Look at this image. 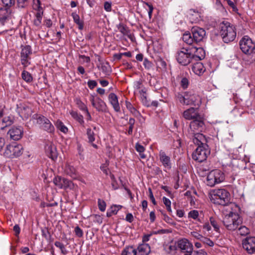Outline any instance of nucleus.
I'll use <instances>...</instances> for the list:
<instances>
[{
    "mask_svg": "<svg viewBox=\"0 0 255 255\" xmlns=\"http://www.w3.org/2000/svg\"><path fill=\"white\" fill-rule=\"evenodd\" d=\"M230 193L224 189H218L213 191L211 200L215 204L223 206L227 205L230 202Z\"/></svg>",
    "mask_w": 255,
    "mask_h": 255,
    "instance_id": "obj_5",
    "label": "nucleus"
},
{
    "mask_svg": "<svg viewBox=\"0 0 255 255\" xmlns=\"http://www.w3.org/2000/svg\"><path fill=\"white\" fill-rule=\"evenodd\" d=\"M191 236L194 238L195 239H196L197 240H199L200 241H201V240L202 239L203 236L202 235H201L200 234H199V233L197 232H191Z\"/></svg>",
    "mask_w": 255,
    "mask_h": 255,
    "instance_id": "obj_55",
    "label": "nucleus"
},
{
    "mask_svg": "<svg viewBox=\"0 0 255 255\" xmlns=\"http://www.w3.org/2000/svg\"><path fill=\"white\" fill-rule=\"evenodd\" d=\"M64 171L66 174L74 179H75L77 177L76 169L73 166H71L69 164H66L65 167Z\"/></svg>",
    "mask_w": 255,
    "mask_h": 255,
    "instance_id": "obj_32",
    "label": "nucleus"
},
{
    "mask_svg": "<svg viewBox=\"0 0 255 255\" xmlns=\"http://www.w3.org/2000/svg\"><path fill=\"white\" fill-rule=\"evenodd\" d=\"M184 255H207L206 252L203 250H199L198 251H193V250L189 252Z\"/></svg>",
    "mask_w": 255,
    "mask_h": 255,
    "instance_id": "obj_49",
    "label": "nucleus"
},
{
    "mask_svg": "<svg viewBox=\"0 0 255 255\" xmlns=\"http://www.w3.org/2000/svg\"><path fill=\"white\" fill-rule=\"evenodd\" d=\"M135 148L138 152H143L145 150L144 147L138 143H136Z\"/></svg>",
    "mask_w": 255,
    "mask_h": 255,
    "instance_id": "obj_60",
    "label": "nucleus"
},
{
    "mask_svg": "<svg viewBox=\"0 0 255 255\" xmlns=\"http://www.w3.org/2000/svg\"><path fill=\"white\" fill-rule=\"evenodd\" d=\"M55 125L56 127L60 130L61 132L66 133L68 132V128L64 125V124L60 120H57Z\"/></svg>",
    "mask_w": 255,
    "mask_h": 255,
    "instance_id": "obj_40",
    "label": "nucleus"
},
{
    "mask_svg": "<svg viewBox=\"0 0 255 255\" xmlns=\"http://www.w3.org/2000/svg\"><path fill=\"white\" fill-rule=\"evenodd\" d=\"M70 115L75 120L78 122L81 125H84V121L83 120V117L81 115L79 114L77 112L73 111L70 112Z\"/></svg>",
    "mask_w": 255,
    "mask_h": 255,
    "instance_id": "obj_36",
    "label": "nucleus"
},
{
    "mask_svg": "<svg viewBox=\"0 0 255 255\" xmlns=\"http://www.w3.org/2000/svg\"><path fill=\"white\" fill-rule=\"evenodd\" d=\"M224 173L219 169H215L210 171L207 177V184L211 187L217 184L220 183L225 180Z\"/></svg>",
    "mask_w": 255,
    "mask_h": 255,
    "instance_id": "obj_6",
    "label": "nucleus"
},
{
    "mask_svg": "<svg viewBox=\"0 0 255 255\" xmlns=\"http://www.w3.org/2000/svg\"><path fill=\"white\" fill-rule=\"evenodd\" d=\"M191 134H193V142L194 144H197L198 146L207 144V140L203 134L199 132L191 133Z\"/></svg>",
    "mask_w": 255,
    "mask_h": 255,
    "instance_id": "obj_23",
    "label": "nucleus"
},
{
    "mask_svg": "<svg viewBox=\"0 0 255 255\" xmlns=\"http://www.w3.org/2000/svg\"><path fill=\"white\" fill-rule=\"evenodd\" d=\"M76 103L78 107L81 111L85 112V111L88 110L87 106L85 105V104L83 102L81 101V100L80 99H77L76 100Z\"/></svg>",
    "mask_w": 255,
    "mask_h": 255,
    "instance_id": "obj_44",
    "label": "nucleus"
},
{
    "mask_svg": "<svg viewBox=\"0 0 255 255\" xmlns=\"http://www.w3.org/2000/svg\"><path fill=\"white\" fill-rule=\"evenodd\" d=\"M89 88L91 89H94L97 85V83L95 80H89L87 82Z\"/></svg>",
    "mask_w": 255,
    "mask_h": 255,
    "instance_id": "obj_57",
    "label": "nucleus"
},
{
    "mask_svg": "<svg viewBox=\"0 0 255 255\" xmlns=\"http://www.w3.org/2000/svg\"><path fill=\"white\" fill-rule=\"evenodd\" d=\"M75 235L78 237H82L83 235V233L82 229L78 226L75 228Z\"/></svg>",
    "mask_w": 255,
    "mask_h": 255,
    "instance_id": "obj_56",
    "label": "nucleus"
},
{
    "mask_svg": "<svg viewBox=\"0 0 255 255\" xmlns=\"http://www.w3.org/2000/svg\"><path fill=\"white\" fill-rule=\"evenodd\" d=\"M53 183L59 189H74L75 188V185L71 181L59 176L54 178Z\"/></svg>",
    "mask_w": 255,
    "mask_h": 255,
    "instance_id": "obj_11",
    "label": "nucleus"
},
{
    "mask_svg": "<svg viewBox=\"0 0 255 255\" xmlns=\"http://www.w3.org/2000/svg\"><path fill=\"white\" fill-rule=\"evenodd\" d=\"M242 246L248 254H255V237H249L244 239L242 241Z\"/></svg>",
    "mask_w": 255,
    "mask_h": 255,
    "instance_id": "obj_13",
    "label": "nucleus"
},
{
    "mask_svg": "<svg viewBox=\"0 0 255 255\" xmlns=\"http://www.w3.org/2000/svg\"><path fill=\"white\" fill-rule=\"evenodd\" d=\"M23 147L21 145L15 143L7 145L3 152V155L8 158L17 157L21 155Z\"/></svg>",
    "mask_w": 255,
    "mask_h": 255,
    "instance_id": "obj_9",
    "label": "nucleus"
},
{
    "mask_svg": "<svg viewBox=\"0 0 255 255\" xmlns=\"http://www.w3.org/2000/svg\"><path fill=\"white\" fill-rule=\"evenodd\" d=\"M192 69L193 72L197 75H201L205 71L203 64L201 62H197L193 65Z\"/></svg>",
    "mask_w": 255,
    "mask_h": 255,
    "instance_id": "obj_30",
    "label": "nucleus"
},
{
    "mask_svg": "<svg viewBox=\"0 0 255 255\" xmlns=\"http://www.w3.org/2000/svg\"><path fill=\"white\" fill-rule=\"evenodd\" d=\"M150 251V247L148 244H143L139 245L136 249L137 255H148Z\"/></svg>",
    "mask_w": 255,
    "mask_h": 255,
    "instance_id": "obj_28",
    "label": "nucleus"
},
{
    "mask_svg": "<svg viewBox=\"0 0 255 255\" xmlns=\"http://www.w3.org/2000/svg\"><path fill=\"white\" fill-rule=\"evenodd\" d=\"M201 243L203 244L207 245L209 247H213L214 245V242L210 239L203 237L201 241Z\"/></svg>",
    "mask_w": 255,
    "mask_h": 255,
    "instance_id": "obj_47",
    "label": "nucleus"
},
{
    "mask_svg": "<svg viewBox=\"0 0 255 255\" xmlns=\"http://www.w3.org/2000/svg\"><path fill=\"white\" fill-rule=\"evenodd\" d=\"M21 77L27 83H31L33 81V77L31 74L24 70L22 72Z\"/></svg>",
    "mask_w": 255,
    "mask_h": 255,
    "instance_id": "obj_39",
    "label": "nucleus"
},
{
    "mask_svg": "<svg viewBox=\"0 0 255 255\" xmlns=\"http://www.w3.org/2000/svg\"><path fill=\"white\" fill-rule=\"evenodd\" d=\"M122 206L114 205L111 206L110 210L107 213L108 217H110L112 215L117 214L118 212L122 208Z\"/></svg>",
    "mask_w": 255,
    "mask_h": 255,
    "instance_id": "obj_37",
    "label": "nucleus"
},
{
    "mask_svg": "<svg viewBox=\"0 0 255 255\" xmlns=\"http://www.w3.org/2000/svg\"><path fill=\"white\" fill-rule=\"evenodd\" d=\"M201 13L195 9H191L189 11V18L191 23H196L199 21Z\"/></svg>",
    "mask_w": 255,
    "mask_h": 255,
    "instance_id": "obj_29",
    "label": "nucleus"
},
{
    "mask_svg": "<svg viewBox=\"0 0 255 255\" xmlns=\"http://www.w3.org/2000/svg\"><path fill=\"white\" fill-rule=\"evenodd\" d=\"M32 54V49L30 46H21L20 52V61L23 68H26L30 64V55Z\"/></svg>",
    "mask_w": 255,
    "mask_h": 255,
    "instance_id": "obj_10",
    "label": "nucleus"
},
{
    "mask_svg": "<svg viewBox=\"0 0 255 255\" xmlns=\"http://www.w3.org/2000/svg\"><path fill=\"white\" fill-rule=\"evenodd\" d=\"M126 220L129 223H131L133 221V216L132 214L128 213L126 217Z\"/></svg>",
    "mask_w": 255,
    "mask_h": 255,
    "instance_id": "obj_63",
    "label": "nucleus"
},
{
    "mask_svg": "<svg viewBox=\"0 0 255 255\" xmlns=\"http://www.w3.org/2000/svg\"><path fill=\"white\" fill-rule=\"evenodd\" d=\"M181 86L184 89H186L189 85V81L186 78H183L180 82Z\"/></svg>",
    "mask_w": 255,
    "mask_h": 255,
    "instance_id": "obj_54",
    "label": "nucleus"
},
{
    "mask_svg": "<svg viewBox=\"0 0 255 255\" xmlns=\"http://www.w3.org/2000/svg\"><path fill=\"white\" fill-rule=\"evenodd\" d=\"M94 222L101 224L103 222V218L99 215H95Z\"/></svg>",
    "mask_w": 255,
    "mask_h": 255,
    "instance_id": "obj_59",
    "label": "nucleus"
},
{
    "mask_svg": "<svg viewBox=\"0 0 255 255\" xmlns=\"http://www.w3.org/2000/svg\"><path fill=\"white\" fill-rule=\"evenodd\" d=\"M177 247L184 254L193 250L192 244L185 238L178 240L177 243Z\"/></svg>",
    "mask_w": 255,
    "mask_h": 255,
    "instance_id": "obj_15",
    "label": "nucleus"
},
{
    "mask_svg": "<svg viewBox=\"0 0 255 255\" xmlns=\"http://www.w3.org/2000/svg\"><path fill=\"white\" fill-rule=\"evenodd\" d=\"M104 9L107 11H111L112 10V4L111 2L106 1L104 3Z\"/></svg>",
    "mask_w": 255,
    "mask_h": 255,
    "instance_id": "obj_62",
    "label": "nucleus"
},
{
    "mask_svg": "<svg viewBox=\"0 0 255 255\" xmlns=\"http://www.w3.org/2000/svg\"><path fill=\"white\" fill-rule=\"evenodd\" d=\"M37 123L40 125L41 128L48 132H52L54 131V127L50 121L42 116H39L37 118Z\"/></svg>",
    "mask_w": 255,
    "mask_h": 255,
    "instance_id": "obj_14",
    "label": "nucleus"
},
{
    "mask_svg": "<svg viewBox=\"0 0 255 255\" xmlns=\"http://www.w3.org/2000/svg\"><path fill=\"white\" fill-rule=\"evenodd\" d=\"M98 204L99 209L101 211L104 212L105 211L106 208V204L104 200L99 199L98 201Z\"/></svg>",
    "mask_w": 255,
    "mask_h": 255,
    "instance_id": "obj_48",
    "label": "nucleus"
},
{
    "mask_svg": "<svg viewBox=\"0 0 255 255\" xmlns=\"http://www.w3.org/2000/svg\"><path fill=\"white\" fill-rule=\"evenodd\" d=\"M108 99L114 110L117 112H120L121 108L117 96L114 93H110L109 95Z\"/></svg>",
    "mask_w": 255,
    "mask_h": 255,
    "instance_id": "obj_26",
    "label": "nucleus"
},
{
    "mask_svg": "<svg viewBox=\"0 0 255 255\" xmlns=\"http://www.w3.org/2000/svg\"><path fill=\"white\" fill-rule=\"evenodd\" d=\"M191 32L193 39L196 43L202 41L206 36L205 30L197 26L193 27Z\"/></svg>",
    "mask_w": 255,
    "mask_h": 255,
    "instance_id": "obj_16",
    "label": "nucleus"
},
{
    "mask_svg": "<svg viewBox=\"0 0 255 255\" xmlns=\"http://www.w3.org/2000/svg\"><path fill=\"white\" fill-rule=\"evenodd\" d=\"M220 33L225 43L234 41L237 35L235 27L228 21H223L220 24Z\"/></svg>",
    "mask_w": 255,
    "mask_h": 255,
    "instance_id": "obj_3",
    "label": "nucleus"
},
{
    "mask_svg": "<svg viewBox=\"0 0 255 255\" xmlns=\"http://www.w3.org/2000/svg\"><path fill=\"white\" fill-rule=\"evenodd\" d=\"M143 65L145 68L150 69L152 67V63L147 59H145L143 61Z\"/></svg>",
    "mask_w": 255,
    "mask_h": 255,
    "instance_id": "obj_61",
    "label": "nucleus"
},
{
    "mask_svg": "<svg viewBox=\"0 0 255 255\" xmlns=\"http://www.w3.org/2000/svg\"><path fill=\"white\" fill-rule=\"evenodd\" d=\"M238 229V234L242 236H245L250 233V230L245 226L241 225Z\"/></svg>",
    "mask_w": 255,
    "mask_h": 255,
    "instance_id": "obj_41",
    "label": "nucleus"
},
{
    "mask_svg": "<svg viewBox=\"0 0 255 255\" xmlns=\"http://www.w3.org/2000/svg\"><path fill=\"white\" fill-rule=\"evenodd\" d=\"M203 230L204 232H209L211 230V227L209 222L205 223L203 225Z\"/></svg>",
    "mask_w": 255,
    "mask_h": 255,
    "instance_id": "obj_58",
    "label": "nucleus"
},
{
    "mask_svg": "<svg viewBox=\"0 0 255 255\" xmlns=\"http://www.w3.org/2000/svg\"><path fill=\"white\" fill-rule=\"evenodd\" d=\"M90 101L92 106L99 112H105L107 110V105L105 102L100 97L90 95Z\"/></svg>",
    "mask_w": 255,
    "mask_h": 255,
    "instance_id": "obj_12",
    "label": "nucleus"
},
{
    "mask_svg": "<svg viewBox=\"0 0 255 255\" xmlns=\"http://www.w3.org/2000/svg\"><path fill=\"white\" fill-rule=\"evenodd\" d=\"M2 2L4 5H2V6L10 7L14 4L15 0H2Z\"/></svg>",
    "mask_w": 255,
    "mask_h": 255,
    "instance_id": "obj_52",
    "label": "nucleus"
},
{
    "mask_svg": "<svg viewBox=\"0 0 255 255\" xmlns=\"http://www.w3.org/2000/svg\"><path fill=\"white\" fill-rule=\"evenodd\" d=\"M8 133L11 139L14 140L20 139L23 134V128L21 127H13L9 130Z\"/></svg>",
    "mask_w": 255,
    "mask_h": 255,
    "instance_id": "obj_21",
    "label": "nucleus"
},
{
    "mask_svg": "<svg viewBox=\"0 0 255 255\" xmlns=\"http://www.w3.org/2000/svg\"><path fill=\"white\" fill-rule=\"evenodd\" d=\"M163 202L166 206V208L167 211L170 214L172 213V210L171 208V201L170 200L165 197H163L162 198Z\"/></svg>",
    "mask_w": 255,
    "mask_h": 255,
    "instance_id": "obj_43",
    "label": "nucleus"
},
{
    "mask_svg": "<svg viewBox=\"0 0 255 255\" xmlns=\"http://www.w3.org/2000/svg\"><path fill=\"white\" fill-rule=\"evenodd\" d=\"M55 246L59 248L61 250V253L63 255L67 254V251L66 250L64 245L60 242H55L54 243Z\"/></svg>",
    "mask_w": 255,
    "mask_h": 255,
    "instance_id": "obj_45",
    "label": "nucleus"
},
{
    "mask_svg": "<svg viewBox=\"0 0 255 255\" xmlns=\"http://www.w3.org/2000/svg\"><path fill=\"white\" fill-rule=\"evenodd\" d=\"M47 155L53 160L57 157V151L55 146L51 142H48L45 146Z\"/></svg>",
    "mask_w": 255,
    "mask_h": 255,
    "instance_id": "obj_22",
    "label": "nucleus"
},
{
    "mask_svg": "<svg viewBox=\"0 0 255 255\" xmlns=\"http://www.w3.org/2000/svg\"><path fill=\"white\" fill-rule=\"evenodd\" d=\"M199 216V212L197 210H193L188 213V217L196 220Z\"/></svg>",
    "mask_w": 255,
    "mask_h": 255,
    "instance_id": "obj_51",
    "label": "nucleus"
},
{
    "mask_svg": "<svg viewBox=\"0 0 255 255\" xmlns=\"http://www.w3.org/2000/svg\"><path fill=\"white\" fill-rule=\"evenodd\" d=\"M18 112L23 119H27L33 113L31 108L25 104L20 105L18 108Z\"/></svg>",
    "mask_w": 255,
    "mask_h": 255,
    "instance_id": "obj_19",
    "label": "nucleus"
},
{
    "mask_svg": "<svg viewBox=\"0 0 255 255\" xmlns=\"http://www.w3.org/2000/svg\"><path fill=\"white\" fill-rule=\"evenodd\" d=\"M183 117L187 120H194L200 117L197 108H190L183 113Z\"/></svg>",
    "mask_w": 255,
    "mask_h": 255,
    "instance_id": "obj_18",
    "label": "nucleus"
},
{
    "mask_svg": "<svg viewBox=\"0 0 255 255\" xmlns=\"http://www.w3.org/2000/svg\"><path fill=\"white\" fill-rule=\"evenodd\" d=\"M33 8L36 11H39V10H43L42 7L40 5V1L39 0H35L34 1Z\"/></svg>",
    "mask_w": 255,
    "mask_h": 255,
    "instance_id": "obj_53",
    "label": "nucleus"
},
{
    "mask_svg": "<svg viewBox=\"0 0 255 255\" xmlns=\"http://www.w3.org/2000/svg\"><path fill=\"white\" fill-rule=\"evenodd\" d=\"M204 125V122L200 117L199 119H196L190 123L189 132L196 133L201 131L203 129Z\"/></svg>",
    "mask_w": 255,
    "mask_h": 255,
    "instance_id": "obj_17",
    "label": "nucleus"
},
{
    "mask_svg": "<svg viewBox=\"0 0 255 255\" xmlns=\"http://www.w3.org/2000/svg\"><path fill=\"white\" fill-rule=\"evenodd\" d=\"M128 123L129 125L128 130V134L129 135H131L132 134L133 128H134V125L135 124V120L133 118H130L129 119Z\"/></svg>",
    "mask_w": 255,
    "mask_h": 255,
    "instance_id": "obj_46",
    "label": "nucleus"
},
{
    "mask_svg": "<svg viewBox=\"0 0 255 255\" xmlns=\"http://www.w3.org/2000/svg\"><path fill=\"white\" fill-rule=\"evenodd\" d=\"M11 13L10 8L0 6V23L3 25Z\"/></svg>",
    "mask_w": 255,
    "mask_h": 255,
    "instance_id": "obj_25",
    "label": "nucleus"
},
{
    "mask_svg": "<svg viewBox=\"0 0 255 255\" xmlns=\"http://www.w3.org/2000/svg\"><path fill=\"white\" fill-rule=\"evenodd\" d=\"M116 27L123 35L127 36L131 41L133 40V35L130 33L128 27L125 24L121 22L116 25Z\"/></svg>",
    "mask_w": 255,
    "mask_h": 255,
    "instance_id": "obj_27",
    "label": "nucleus"
},
{
    "mask_svg": "<svg viewBox=\"0 0 255 255\" xmlns=\"http://www.w3.org/2000/svg\"><path fill=\"white\" fill-rule=\"evenodd\" d=\"M227 3L229 4V5H230L232 8V9L234 11H236L238 10L237 7L234 2H233L231 0H227Z\"/></svg>",
    "mask_w": 255,
    "mask_h": 255,
    "instance_id": "obj_64",
    "label": "nucleus"
},
{
    "mask_svg": "<svg viewBox=\"0 0 255 255\" xmlns=\"http://www.w3.org/2000/svg\"><path fill=\"white\" fill-rule=\"evenodd\" d=\"M121 255H137L136 249L133 247H127L122 251Z\"/></svg>",
    "mask_w": 255,
    "mask_h": 255,
    "instance_id": "obj_38",
    "label": "nucleus"
},
{
    "mask_svg": "<svg viewBox=\"0 0 255 255\" xmlns=\"http://www.w3.org/2000/svg\"><path fill=\"white\" fill-rule=\"evenodd\" d=\"M210 153L208 145L204 144L197 147L192 153V158L199 162H202L206 160Z\"/></svg>",
    "mask_w": 255,
    "mask_h": 255,
    "instance_id": "obj_8",
    "label": "nucleus"
},
{
    "mask_svg": "<svg viewBox=\"0 0 255 255\" xmlns=\"http://www.w3.org/2000/svg\"><path fill=\"white\" fill-rule=\"evenodd\" d=\"M242 51L250 58V62L255 61V44L248 36H244L240 41Z\"/></svg>",
    "mask_w": 255,
    "mask_h": 255,
    "instance_id": "obj_2",
    "label": "nucleus"
},
{
    "mask_svg": "<svg viewBox=\"0 0 255 255\" xmlns=\"http://www.w3.org/2000/svg\"><path fill=\"white\" fill-rule=\"evenodd\" d=\"M183 40L188 44H191L194 41L193 36L189 33H185L182 37Z\"/></svg>",
    "mask_w": 255,
    "mask_h": 255,
    "instance_id": "obj_42",
    "label": "nucleus"
},
{
    "mask_svg": "<svg viewBox=\"0 0 255 255\" xmlns=\"http://www.w3.org/2000/svg\"><path fill=\"white\" fill-rule=\"evenodd\" d=\"M242 219L236 213L231 212L225 216L223 223L227 230L234 231L237 230L242 224Z\"/></svg>",
    "mask_w": 255,
    "mask_h": 255,
    "instance_id": "obj_4",
    "label": "nucleus"
},
{
    "mask_svg": "<svg viewBox=\"0 0 255 255\" xmlns=\"http://www.w3.org/2000/svg\"><path fill=\"white\" fill-rule=\"evenodd\" d=\"M210 222L211 225L214 227V230L218 232L220 230L219 226L218 225L216 220L213 217L210 218Z\"/></svg>",
    "mask_w": 255,
    "mask_h": 255,
    "instance_id": "obj_50",
    "label": "nucleus"
},
{
    "mask_svg": "<svg viewBox=\"0 0 255 255\" xmlns=\"http://www.w3.org/2000/svg\"><path fill=\"white\" fill-rule=\"evenodd\" d=\"M193 58L201 60L205 56V52L202 47H190Z\"/></svg>",
    "mask_w": 255,
    "mask_h": 255,
    "instance_id": "obj_24",
    "label": "nucleus"
},
{
    "mask_svg": "<svg viewBox=\"0 0 255 255\" xmlns=\"http://www.w3.org/2000/svg\"><path fill=\"white\" fill-rule=\"evenodd\" d=\"M160 161L166 170H169L171 168L172 163L169 156H167L165 152L161 150L159 153Z\"/></svg>",
    "mask_w": 255,
    "mask_h": 255,
    "instance_id": "obj_20",
    "label": "nucleus"
},
{
    "mask_svg": "<svg viewBox=\"0 0 255 255\" xmlns=\"http://www.w3.org/2000/svg\"><path fill=\"white\" fill-rule=\"evenodd\" d=\"M175 97L176 99L183 105L199 107L201 104L200 97L191 91L182 93H178L176 94Z\"/></svg>",
    "mask_w": 255,
    "mask_h": 255,
    "instance_id": "obj_1",
    "label": "nucleus"
},
{
    "mask_svg": "<svg viewBox=\"0 0 255 255\" xmlns=\"http://www.w3.org/2000/svg\"><path fill=\"white\" fill-rule=\"evenodd\" d=\"M12 123L9 117H5L0 120V129H3L11 125Z\"/></svg>",
    "mask_w": 255,
    "mask_h": 255,
    "instance_id": "obj_34",
    "label": "nucleus"
},
{
    "mask_svg": "<svg viewBox=\"0 0 255 255\" xmlns=\"http://www.w3.org/2000/svg\"><path fill=\"white\" fill-rule=\"evenodd\" d=\"M71 16L73 17L74 22L78 25V28L82 30L84 28V22L80 20L79 15L76 12H72Z\"/></svg>",
    "mask_w": 255,
    "mask_h": 255,
    "instance_id": "obj_33",
    "label": "nucleus"
},
{
    "mask_svg": "<svg viewBox=\"0 0 255 255\" xmlns=\"http://www.w3.org/2000/svg\"><path fill=\"white\" fill-rule=\"evenodd\" d=\"M126 106L127 109L134 116L137 117L140 115L139 112L133 106V105L128 101H126Z\"/></svg>",
    "mask_w": 255,
    "mask_h": 255,
    "instance_id": "obj_35",
    "label": "nucleus"
},
{
    "mask_svg": "<svg viewBox=\"0 0 255 255\" xmlns=\"http://www.w3.org/2000/svg\"><path fill=\"white\" fill-rule=\"evenodd\" d=\"M87 135L89 143H91L92 146L95 148H98L97 144L93 143L95 140V135L94 131L90 128L87 129Z\"/></svg>",
    "mask_w": 255,
    "mask_h": 255,
    "instance_id": "obj_31",
    "label": "nucleus"
},
{
    "mask_svg": "<svg viewBox=\"0 0 255 255\" xmlns=\"http://www.w3.org/2000/svg\"><path fill=\"white\" fill-rule=\"evenodd\" d=\"M193 59L190 47H183L177 52L176 59L178 62L186 66L189 64Z\"/></svg>",
    "mask_w": 255,
    "mask_h": 255,
    "instance_id": "obj_7",
    "label": "nucleus"
}]
</instances>
